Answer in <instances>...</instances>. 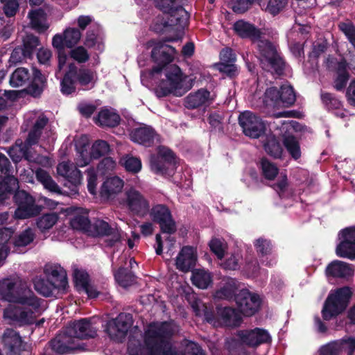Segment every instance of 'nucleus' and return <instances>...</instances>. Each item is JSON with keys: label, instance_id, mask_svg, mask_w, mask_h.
I'll return each instance as SVG.
<instances>
[{"label": "nucleus", "instance_id": "nucleus-26", "mask_svg": "<svg viewBox=\"0 0 355 355\" xmlns=\"http://www.w3.org/2000/svg\"><path fill=\"white\" fill-rule=\"evenodd\" d=\"M65 211L67 215L70 217V225L73 229L88 231L90 222L86 209L80 207H69Z\"/></svg>", "mask_w": 355, "mask_h": 355}, {"label": "nucleus", "instance_id": "nucleus-57", "mask_svg": "<svg viewBox=\"0 0 355 355\" xmlns=\"http://www.w3.org/2000/svg\"><path fill=\"white\" fill-rule=\"evenodd\" d=\"M263 175L268 180L273 179L278 173L277 167L266 159H263L261 162Z\"/></svg>", "mask_w": 355, "mask_h": 355}, {"label": "nucleus", "instance_id": "nucleus-31", "mask_svg": "<svg viewBox=\"0 0 355 355\" xmlns=\"http://www.w3.org/2000/svg\"><path fill=\"white\" fill-rule=\"evenodd\" d=\"M239 336L243 343L250 346H256L270 340L267 331L258 328L250 331H241Z\"/></svg>", "mask_w": 355, "mask_h": 355}, {"label": "nucleus", "instance_id": "nucleus-4", "mask_svg": "<svg viewBox=\"0 0 355 355\" xmlns=\"http://www.w3.org/2000/svg\"><path fill=\"white\" fill-rule=\"evenodd\" d=\"M96 335V329L92 320L83 318L69 323L63 333L52 340L51 346L56 352L64 354L78 348L76 343L77 339L93 338Z\"/></svg>", "mask_w": 355, "mask_h": 355}, {"label": "nucleus", "instance_id": "nucleus-15", "mask_svg": "<svg viewBox=\"0 0 355 355\" xmlns=\"http://www.w3.org/2000/svg\"><path fill=\"white\" fill-rule=\"evenodd\" d=\"M18 205L15 216L17 218L25 219L40 213V208L35 205L34 198L24 191H18L15 195Z\"/></svg>", "mask_w": 355, "mask_h": 355}, {"label": "nucleus", "instance_id": "nucleus-36", "mask_svg": "<svg viewBox=\"0 0 355 355\" xmlns=\"http://www.w3.org/2000/svg\"><path fill=\"white\" fill-rule=\"evenodd\" d=\"M234 30L236 33L243 38H250L252 41L258 40L261 32L252 24L243 20H239L234 24Z\"/></svg>", "mask_w": 355, "mask_h": 355}, {"label": "nucleus", "instance_id": "nucleus-23", "mask_svg": "<svg viewBox=\"0 0 355 355\" xmlns=\"http://www.w3.org/2000/svg\"><path fill=\"white\" fill-rule=\"evenodd\" d=\"M124 181L118 176L107 177L102 183L100 189L101 197L107 201L114 200L122 191Z\"/></svg>", "mask_w": 355, "mask_h": 355}, {"label": "nucleus", "instance_id": "nucleus-63", "mask_svg": "<svg viewBox=\"0 0 355 355\" xmlns=\"http://www.w3.org/2000/svg\"><path fill=\"white\" fill-rule=\"evenodd\" d=\"M288 0H270L266 10L275 15L279 13L287 4Z\"/></svg>", "mask_w": 355, "mask_h": 355}, {"label": "nucleus", "instance_id": "nucleus-25", "mask_svg": "<svg viewBox=\"0 0 355 355\" xmlns=\"http://www.w3.org/2000/svg\"><path fill=\"white\" fill-rule=\"evenodd\" d=\"M78 167L73 163L67 161L60 162L57 166L58 175L64 178L67 182L76 187L82 183L83 175Z\"/></svg>", "mask_w": 355, "mask_h": 355}, {"label": "nucleus", "instance_id": "nucleus-11", "mask_svg": "<svg viewBox=\"0 0 355 355\" xmlns=\"http://www.w3.org/2000/svg\"><path fill=\"white\" fill-rule=\"evenodd\" d=\"M258 48L260 53L259 60L264 70L281 73L284 67V62L277 54L275 47L266 40L258 41Z\"/></svg>", "mask_w": 355, "mask_h": 355}, {"label": "nucleus", "instance_id": "nucleus-48", "mask_svg": "<svg viewBox=\"0 0 355 355\" xmlns=\"http://www.w3.org/2000/svg\"><path fill=\"white\" fill-rule=\"evenodd\" d=\"M96 74L89 69H80L76 73V79L79 82L80 85L87 88L92 87L95 83Z\"/></svg>", "mask_w": 355, "mask_h": 355}, {"label": "nucleus", "instance_id": "nucleus-19", "mask_svg": "<svg viewBox=\"0 0 355 355\" xmlns=\"http://www.w3.org/2000/svg\"><path fill=\"white\" fill-rule=\"evenodd\" d=\"M236 302L239 311L246 316L254 315L259 309L261 300L259 296L243 289L236 297Z\"/></svg>", "mask_w": 355, "mask_h": 355}, {"label": "nucleus", "instance_id": "nucleus-40", "mask_svg": "<svg viewBox=\"0 0 355 355\" xmlns=\"http://www.w3.org/2000/svg\"><path fill=\"white\" fill-rule=\"evenodd\" d=\"M191 279L193 284L201 289L207 288L213 281L211 273L203 268L194 270Z\"/></svg>", "mask_w": 355, "mask_h": 355}, {"label": "nucleus", "instance_id": "nucleus-6", "mask_svg": "<svg viewBox=\"0 0 355 355\" xmlns=\"http://www.w3.org/2000/svg\"><path fill=\"white\" fill-rule=\"evenodd\" d=\"M182 0H155L156 6L164 13L154 19L151 28L161 32L168 26H177V29L183 28L187 21V11L180 6Z\"/></svg>", "mask_w": 355, "mask_h": 355}, {"label": "nucleus", "instance_id": "nucleus-51", "mask_svg": "<svg viewBox=\"0 0 355 355\" xmlns=\"http://www.w3.org/2000/svg\"><path fill=\"white\" fill-rule=\"evenodd\" d=\"M284 144L289 154L295 159H298L301 156V150L299 142L293 136L286 137L284 139Z\"/></svg>", "mask_w": 355, "mask_h": 355}, {"label": "nucleus", "instance_id": "nucleus-45", "mask_svg": "<svg viewBox=\"0 0 355 355\" xmlns=\"http://www.w3.org/2000/svg\"><path fill=\"white\" fill-rule=\"evenodd\" d=\"M96 28L97 29L96 33H94L91 29L87 32L84 44L88 47H95L98 51H101L103 49V39L98 24L96 25Z\"/></svg>", "mask_w": 355, "mask_h": 355}, {"label": "nucleus", "instance_id": "nucleus-54", "mask_svg": "<svg viewBox=\"0 0 355 355\" xmlns=\"http://www.w3.org/2000/svg\"><path fill=\"white\" fill-rule=\"evenodd\" d=\"M116 281L123 287H128L135 282V276L131 272H125L123 268L114 273Z\"/></svg>", "mask_w": 355, "mask_h": 355}, {"label": "nucleus", "instance_id": "nucleus-49", "mask_svg": "<svg viewBox=\"0 0 355 355\" xmlns=\"http://www.w3.org/2000/svg\"><path fill=\"white\" fill-rule=\"evenodd\" d=\"M125 169L132 173H137L141 169V162L139 158L129 155L123 156L120 160Z\"/></svg>", "mask_w": 355, "mask_h": 355}, {"label": "nucleus", "instance_id": "nucleus-56", "mask_svg": "<svg viewBox=\"0 0 355 355\" xmlns=\"http://www.w3.org/2000/svg\"><path fill=\"white\" fill-rule=\"evenodd\" d=\"M69 56L78 63L86 62L89 58L87 51L82 46L73 48L69 52Z\"/></svg>", "mask_w": 355, "mask_h": 355}, {"label": "nucleus", "instance_id": "nucleus-44", "mask_svg": "<svg viewBox=\"0 0 355 355\" xmlns=\"http://www.w3.org/2000/svg\"><path fill=\"white\" fill-rule=\"evenodd\" d=\"M35 176L37 180L40 182L46 189L53 193H60V188L47 171L42 168H37L35 171Z\"/></svg>", "mask_w": 355, "mask_h": 355}, {"label": "nucleus", "instance_id": "nucleus-12", "mask_svg": "<svg viewBox=\"0 0 355 355\" xmlns=\"http://www.w3.org/2000/svg\"><path fill=\"white\" fill-rule=\"evenodd\" d=\"M120 203L130 212L139 216H144L149 211L150 202L148 199L133 187L125 189L124 199Z\"/></svg>", "mask_w": 355, "mask_h": 355}, {"label": "nucleus", "instance_id": "nucleus-3", "mask_svg": "<svg viewBox=\"0 0 355 355\" xmlns=\"http://www.w3.org/2000/svg\"><path fill=\"white\" fill-rule=\"evenodd\" d=\"M25 121L28 123L33 124V127L24 144L17 143L8 151L10 157L15 162H18L22 157L27 159V156L31 155L30 148L33 145L40 143V146H42L54 141L53 135L51 130L44 128L48 120L42 113L28 112L25 115Z\"/></svg>", "mask_w": 355, "mask_h": 355}, {"label": "nucleus", "instance_id": "nucleus-10", "mask_svg": "<svg viewBox=\"0 0 355 355\" xmlns=\"http://www.w3.org/2000/svg\"><path fill=\"white\" fill-rule=\"evenodd\" d=\"M352 291L348 287L338 288L329 295L322 311V317L326 320L342 313L347 307Z\"/></svg>", "mask_w": 355, "mask_h": 355}, {"label": "nucleus", "instance_id": "nucleus-7", "mask_svg": "<svg viewBox=\"0 0 355 355\" xmlns=\"http://www.w3.org/2000/svg\"><path fill=\"white\" fill-rule=\"evenodd\" d=\"M76 156L75 162L79 167L88 165L93 159H98L107 154L110 148L107 142L103 140H97L90 147L88 139L83 136L76 144Z\"/></svg>", "mask_w": 355, "mask_h": 355}, {"label": "nucleus", "instance_id": "nucleus-21", "mask_svg": "<svg viewBox=\"0 0 355 355\" xmlns=\"http://www.w3.org/2000/svg\"><path fill=\"white\" fill-rule=\"evenodd\" d=\"M148 44L150 47H153L152 58L158 63L171 62L178 53L174 47L165 44L163 41H150Z\"/></svg>", "mask_w": 355, "mask_h": 355}, {"label": "nucleus", "instance_id": "nucleus-20", "mask_svg": "<svg viewBox=\"0 0 355 355\" xmlns=\"http://www.w3.org/2000/svg\"><path fill=\"white\" fill-rule=\"evenodd\" d=\"M174 164L173 153L164 146L159 147L157 155L150 158L151 170L156 173H166L168 168L173 167Z\"/></svg>", "mask_w": 355, "mask_h": 355}, {"label": "nucleus", "instance_id": "nucleus-59", "mask_svg": "<svg viewBox=\"0 0 355 355\" xmlns=\"http://www.w3.org/2000/svg\"><path fill=\"white\" fill-rule=\"evenodd\" d=\"M97 169L94 168H89L87 170V189L89 193L92 195L96 193L97 187Z\"/></svg>", "mask_w": 355, "mask_h": 355}, {"label": "nucleus", "instance_id": "nucleus-24", "mask_svg": "<svg viewBox=\"0 0 355 355\" xmlns=\"http://www.w3.org/2000/svg\"><path fill=\"white\" fill-rule=\"evenodd\" d=\"M197 259L196 249L191 246H184L175 258V267L181 272H187L195 266Z\"/></svg>", "mask_w": 355, "mask_h": 355}, {"label": "nucleus", "instance_id": "nucleus-1", "mask_svg": "<svg viewBox=\"0 0 355 355\" xmlns=\"http://www.w3.org/2000/svg\"><path fill=\"white\" fill-rule=\"evenodd\" d=\"M0 295L13 303L8 304L3 312V319L9 324L21 327L34 324L46 309L43 300L19 282L12 279L0 281Z\"/></svg>", "mask_w": 355, "mask_h": 355}, {"label": "nucleus", "instance_id": "nucleus-60", "mask_svg": "<svg viewBox=\"0 0 355 355\" xmlns=\"http://www.w3.org/2000/svg\"><path fill=\"white\" fill-rule=\"evenodd\" d=\"M339 28L355 47V26L351 22H343L339 24Z\"/></svg>", "mask_w": 355, "mask_h": 355}, {"label": "nucleus", "instance_id": "nucleus-47", "mask_svg": "<svg viewBox=\"0 0 355 355\" xmlns=\"http://www.w3.org/2000/svg\"><path fill=\"white\" fill-rule=\"evenodd\" d=\"M34 286L38 293L46 297L50 296L53 293V290L57 289V286L52 282L49 279L45 280L39 277L34 279Z\"/></svg>", "mask_w": 355, "mask_h": 355}, {"label": "nucleus", "instance_id": "nucleus-34", "mask_svg": "<svg viewBox=\"0 0 355 355\" xmlns=\"http://www.w3.org/2000/svg\"><path fill=\"white\" fill-rule=\"evenodd\" d=\"M254 245L263 263L269 266L275 263V257L271 254L272 245L270 241L259 238L254 241Z\"/></svg>", "mask_w": 355, "mask_h": 355}, {"label": "nucleus", "instance_id": "nucleus-61", "mask_svg": "<svg viewBox=\"0 0 355 355\" xmlns=\"http://www.w3.org/2000/svg\"><path fill=\"white\" fill-rule=\"evenodd\" d=\"M339 343L334 341L329 343L320 349V355H338L340 352Z\"/></svg>", "mask_w": 355, "mask_h": 355}, {"label": "nucleus", "instance_id": "nucleus-53", "mask_svg": "<svg viewBox=\"0 0 355 355\" xmlns=\"http://www.w3.org/2000/svg\"><path fill=\"white\" fill-rule=\"evenodd\" d=\"M58 220V216L56 214H44L38 219L37 225L41 231L44 232L55 225Z\"/></svg>", "mask_w": 355, "mask_h": 355}, {"label": "nucleus", "instance_id": "nucleus-29", "mask_svg": "<svg viewBox=\"0 0 355 355\" xmlns=\"http://www.w3.org/2000/svg\"><path fill=\"white\" fill-rule=\"evenodd\" d=\"M354 266L350 263L335 260L331 262L326 268V275L334 277L348 279L354 274Z\"/></svg>", "mask_w": 355, "mask_h": 355}, {"label": "nucleus", "instance_id": "nucleus-62", "mask_svg": "<svg viewBox=\"0 0 355 355\" xmlns=\"http://www.w3.org/2000/svg\"><path fill=\"white\" fill-rule=\"evenodd\" d=\"M27 160L31 162L37 163L44 167H51L53 165V161L49 157L39 155H33L27 156Z\"/></svg>", "mask_w": 355, "mask_h": 355}, {"label": "nucleus", "instance_id": "nucleus-27", "mask_svg": "<svg viewBox=\"0 0 355 355\" xmlns=\"http://www.w3.org/2000/svg\"><path fill=\"white\" fill-rule=\"evenodd\" d=\"M2 343L8 355H19L24 349L22 340L19 333L12 329H7L2 336Z\"/></svg>", "mask_w": 355, "mask_h": 355}, {"label": "nucleus", "instance_id": "nucleus-33", "mask_svg": "<svg viewBox=\"0 0 355 355\" xmlns=\"http://www.w3.org/2000/svg\"><path fill=\"white\" fill-rule=\"evenodd\" d=\"M31 27L39 33H45L50 27L46 13L42 9L28 12Z\"/></svg>", "mask_w": 355, "mask_h": 355}, {"label": "nucleus", "instance_id": "nucleus-13", "mask_svg": "<svg viewBox=\"0 0 355 355\" xmlns=\"http://www.w3.org/2000/svg\"><path fill=\"white\" fill-rule=\"evenodd\" d=\"M10 163L5 155L0 153V171L5 177L0 178V201L8 198V195L19 189L18 180L11 174Z\"/></svg>", "mask_w": 355, "mask_h": 355}, {"label": "nucleus", "instance_id": "nucleus-39", "mask_svg": "<svg viewBox=\"0 0 355 355\" xmlns=\"http://www.w3.org/2000/svg\"><path fill=\"white\" fill-rule=\"evenodd\" d=\"M68 67L69 71L60 82L61 92L65 95L71 94L76 90V67L73 63H69Z\"/></svg>", "mask_w": 355, "mask_h": 355}, {"label": "nucleus", "instance_id": "nucleus-58", "mask_svg": "<svg viewBox=\"0 0 355 355\" xmlns=\"http://www.w3.org/2000/svg\"><path fill=\"white\" fill-rule=\"evenodd\" d=\"M24 54L31 55L33 51L40 44L37 37L33 35H28L23 40Z\"/></svg>", "mask_w": 355, "mask_h": 355}, {"label": "nucleus", "instance_id": "nucleus-28", "mask_svg": "<svg viewBox=\"0 0 355 355\" xmlns=\"http://www.w3.org/2000/svg\"><path fill=\"white\" fill-rule=\"evenodd\" d=\"M44 271L48 279L57 286V290L64 291L66 289L67 279L63 268L57 264H46Z\"/></svg>", "mask_w": 355, "mask_h": 355}, {"label": "nucleus", "instance_id": "nucleus-42", "mask_svg": "<svg viewBox=\"0 0 355 355\" xmlns=\"http://www.w3.org/2000/svg\"><path fill=\"white\" fill-rule=\"evenodd\" d=\"M119 121V115L113 109L107 108L101 110L96 119V123L101 126L114 127L117 125Z\"/></svg>", "mask_w": 355, "mask_h": 355}, {"label": "nucleus", "instance_id": "nucleus-8", "mask_svg": "<svg viewBox=\"0 0 355 355\" xmlns=\"http://www.w3.org/2000/svg\"><path fill=\"white\" fill-rule=\"evenodd\" d=\"M33 76V80L28 87L30 94L33 96H39L43 91L46 78L38 70H34L33 74L24 67H19L15 70L10 77V85L12 87H22L26 85Z\"/></svg>", "mask_w": 355, "mask_h": 355}, {"label": "nucleus", "instance_id": "nucleus-16", "mask_svg": "<svg viewBox=\"0 0 355 355\" xmlns=\"http://www.w3.org/2000/svg\"><path fill=\"white\" fill-rule=\"evenodd\" d=\"M239 124L244 134L252 138H258L265 131V124L259 116L246 111L241 113L239 117Z\"/></svg>", "mask_w": 355, "mask_h": 355}, {"label": "nucleus", "instance_id": "nucleus-43", "mask_svg": "<svg viewBox=\"0 0 355 355\" xmlns=\"http://www.w3.org/2000/svg\"><path fill=\"white\" fill-rule=\"evenodd\" d=\"M218 313L220 316L218 324L236 326L240 322V315L232 308L225 307L219 309Z\"/></svg>", "mask_w": 355, "mask_h": 355}, {"label": "nucleus", "instance_id": "nucleus-9", "mask_svg": "<svg viewBox=\"0 0 355 355\" xmlns=\"http://www.w3.org/2000/svg\"><path fill=\"white\" fill-rule=\"evenodd\" d=\"M295 101V94L289 85H282L280 90L273 87L267 89L261 100L262 105L268 109L288 107Z\"/></svg>", "mask_w": 355, "mask_h": 355}, {"label": "nucleus", "instance_id": "nucleus-41", "mask_svg": "<svg viewBox=\"0 0 355 355\" xmlns=\"http://www.w3.org/2000/svg\"><path fill=\"white\" fill-rule=\"evenodd\" d=\"M339 243L336 248V254L338 257L347 258L350 260L355 259V244L347 239L338 236Z\"/></svg>", "mask_w": 355, "mask_h": 355}, {"label": "nucleus", "instance_id": "nucleus-18", "mask_svg": "<svg viewBox=\"0 0 355 355\" xmlns=\"http://www.w3.org/2000/svg\"><path fill=\"white\" fill-rule=\"evenodd\" d=\"M82 37L80 30L75 27H67L62 33L55 34L52 38V46L55 49L65 47L71 49L79 43Z\"/></svg>", "mask_w": 355, "mask_h": 355}, {"label": "nucleus", "instance_id": "nucleus-14", "mask_svg": "<svg viewBox=\"0 0 355 355\" xmlns=\"http://www.w3.org/2000/svg\"><path fill=\"white\" fill-rule=\"evenodd\" d=\"M150 216L152 220L159 225L161 231L168 234L176 231V224L169 209L164 205L157 204L149 208Z\"/></svg>", "mask_w": 355, "mask_h": 355}, {"label": "nucleus", "instance_id": "nucleus-37", "mask_svg": "<svg viewBox=\"0 0 355 355\" xmlns=\"http://www.w3.org/2000/svg\"><path fill=\"white\" fill-rule=\"evenodd\" d=\"M239 287L240 283L235 279L225 277L221 282L220 288L216 292V297L231 299Z\"/></svg>", "mask_w": 355, "mask_h": 355}, {"label": "nucleus", "instance_id": "nucleus-32", "mask_svg": "<svg viewBox=\"0 0 355 355\" xmlns=\"http://www.w3.org/2000/svg\"><path fill=\"white\" fill-rule=\"evenodd\" d=\"M130 139L135 143L145 146H150L155 140H158L153 129L146 125L134 129L130 133Z\"/></svg>", "mask_w": 355, "mask_h": 355}, {"label": "nucleus", "instance_id": "nucleus-38", "mask_svg": "<svg viewBox=\"0 0 355 355\" xmlns=\"http://www.w3.org/2000/svg\"><path fill=\"white\" fill-rule=\"evenodd\" d=\"M94 227L98 235L107 236V241L109 245H112L115 242L120 240L121 234L119 230L112 229L109 224L103 220H98L94 224Z\"/></svg>", "mask_w": 355, "mask_h": 355}, {"label": "nucleus", "instance_id": "nucleus-17", "mask_svg": "<svg viewBox=\"0 0 355 355\" xmlns=\"http://www.w3.org/2000/svg\"><path fill=\"white\" fill-rule=\"evenodd\" d=\"M132 324V318L129 313H120L107 325V332L112 340L121 341Z\"/></svg>", "mask_w": 355, "mask_h": 355}, {"label": "nucleus", "instance_id": "nucleus-35", "mask_svg": "<svg viewBox=\"0 0 355 355\" xmlns=\"http://www.w3.org/2000/svg\"><path fill=\"white\" fill-rule=\"evenodd\" d=\"M74 280L78 288L87 294L90 298L98 297V292L89 284L88 274L82 270H75L73 272Z\"/></svg>", "mask_w": 355, "mask_h": 355}, {"label": "nucleus", "instance_id": "nucleus-46", "mask_svg": "<svg viewBox=\"0 0 355 355\" xmlns=\"http://www.w3.org/2000/svg\"><path fill=\"white\" fill-rule=\"evenodd\" d=\"M35 239V233L33 230L28 228L19 233L14 239L13 245L15 251L20 252L19 248L25 247L31 243Z\"/></svg>", "mask_w": 355, "mask_h": 355}, {"label": "nucleus", "instance_id": "nucleus-52", "mask_svg": "<svg viewBox=\"0 0 355 355\" xmlns=\"http://www.w3.org/2000/svg\"><path fill=\"white\" fill-rule=\"evenodd\" d=\"M209 245L212 252L218 259H222L224 257L227 250V245L224 240L217 238L212 239Z\"/></svg>", "mask_w": 355, "mask_h": 355}, {"label": "nucleus", "instance_id": "nucleus-55", "mask_svg": "<svg viewBox=\"0 0 355 355\" xmlns=\"http://www.w3.org/2000/svg\"><path fill=\"white\" fill-rule=\"evenodd\" d=\"M264 148L268 154L275 158L280 157L282 154V148L274 137L268 139V142L264 145Z\"/></svg>", "mask_w": 355, "mask_h": 355}, {"label": "nucleus", "instance_id": "nucleus-30", "mask_svg": "<svg viewBox=\"0 0 355 355\" xmlns=\"http://www.w3.org/2000/svg\"><path fill=\"white\" fill-rule=\"evenodd\" d=\"M212 100L213 98L209 92L200 89L189 94L184 99V105L187 108L194 109L200 106H207Z\"/></svg>", "mask_w": 355, "mask_h": 355}, {"label": "nucleus", "instance_id": "nucleus-64", "mask_svg": "<svg viewBox=\"0 0 355 355\" xmlns=\"http://www.w3.org/2000/svg\"><path fill=\"white\" fill-rule=\"evenodd\" d=\"M116 162L111 157L104 158L98 164L97 171L105 174L113 171L116 167Z\"/></svg>", "mask_w": 355, "mask_h": 355}, {"label": "nucleus", "instance_id": "nucleus-2", "mask_svg": "<svg viewBox=\"0 0 355 355\" xmlns=\"http://www.w3.org/2000/svg\"><path fill=\"white\" fill-rule=\"evenodd\" d=\"M177 330L172 322L150 324L145 332L143 345H137L135 340H129L130 355H205L196 343L189 340L182 343L184 352H178L170 340Z\"/></svg>", "mask_w": 355, "mask_h": 355}, {"label": "nucleus", "instance_id": "nucleus-5", "mask_svg": "<svg viewBox=\"0 0 355 355\" xmlns=\"http://www.w3.org/2000/svg\"><path fill=\"white\" fill-rule=\"evenodd\" d=\"M159 72L163 78L155 90L158 97L171 94L182 96L190 89L191 86L187 81V76L182 72L178 66L170 65L162 69L156 67L151 71L150 74L154 76Z\"/></svg>", "mask_w": 355, "mask_h": 355}, {"label": "nucleus", "instance_id": "nucleus-50", "mask_svg": "<svg viewBox=\"0 0 355 355\" xmlns=\"http://www.w3.org/2000/svg\"><path fill=\"white\" fill-rule=\"evenodd\" d=\"M13 231L9 228L0 229V264L8 255V248L7 243L11 238Z\"/></svg>", "mask_w": 355, "mask_h": 355}, {"label": "nucleus", "instance_id": "nucleus-22", "mask_svg": "<svg viewBox=\"0 0 355 355\" xmlns=\"http://www.w3.org/2000/svg\"><path fill=\"white\" fill-rule=\"evenodd\" d=\"M326 67L332 71H336V76L334 80V87L337 90L345 88L349 79L347 70V62L345 60L337 61L334 58H328L325 61Z\"/></svg>", "mask_w": 355, "mask_h": 355}]
</instances>
